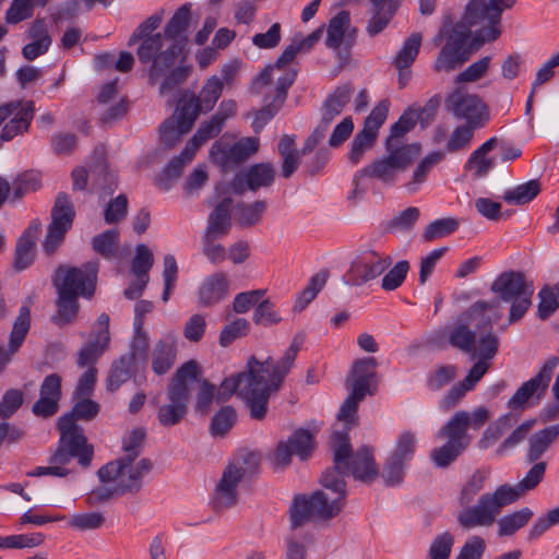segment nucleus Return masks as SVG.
I'll return each instance as SVG.
<instances>
[{
	"label": "nucleus",
	"instance_id": "49530a36",
	"mask_svg": "<svg viewBox=\"0 0 559 559\" xmlns=\"http://www.w3.org/2000/svg\"><path fill=\"white\" fill-rule=\"evenodd\" d=\"M540 192L538 180H530L504 192L502 199L509 204L524 205L534 200Z\"/></svg>",
	"mask_w": 559,
	"mask_h": 559
},
{
	"label": "nucleus",
	"instance_id": "0eeeda50",
	"mask_svg": "<svg viewBox=\"0 0 559 559\" xmlns=\"http://www.w3.org/2000/svg\"><path fill=\"white\" fill-rule=\"evenodd\" d=\"M490 418L489 411L479 406L472 413L459 411L437 431V439H447V442L430 452L435 466L445 468L469 447L472 437L467 430L480 429Z\"/></svg>",
	"mask_w": 559,
	"mask_h": 559
},
{
	"label": "nucleus",
	"instance_id": "9d476101",
	"mask_svg": "<svg viewBox=\"0 0 559 559\" xmlns=\"http://www.w3.org/2000/svg\"><path fill=\"white\" fill-rule=\"evenodd\" d=\"M490 289L500 300L511 302L510 323L520 320L532 305L534 286L522 272H502L492 282Z\"/></svg>",
	"mask_w": 559,
	"mask_h": 559
},
{
	"label": "nucleus",
	"instance_id": "f03ea898",
	"mask_svg": "<svg viewBox=\"0 0 559 559\" xmlns=\"http://www.w3.org/2000/svg\"><path fill=\"white\" fill-rule=\"evenodd\" d=\"M518 0H468L461 21L452 23L443 22L438 34L433 38L435 45L441 49L433 61L432 69L437 73H450L467 62L472 55L467 40L471 37V27L478 26L475 31L472 46L480 48L486 43L497 40L501 33V16L507 10H511Z\"/></svg>",
	"mask_w": 559,
	"mask_h": 559
},
{
	"label": "nucleus",
	"instance_id": "864d4df0",
	"mask_svg": "<svg viewBox=\"0 0 559 559\" xmlns=\"http://www.w3.org/2000/svg\"><path fill=\"white\" fill-rule=\"evenodd\" d=\"M328 280V272L321 271L314 274L307 287L300 293L298 296L294 309L296 311L304 310L318 295V293L323 288Z\"/></svg>",
	"mask_w": 559,
	"mask_h": 559
},
{
	"label": "nucleus",
	"instance_id": "39448f33",
	"mask_svg": "<svg viewBox=\"0 0 559 559\" xmlns=\"http://www.w3.org/2000/svg\"><path fill=\"white\" fill-rule=\"evenodd\" d=\"M532 464L524 477L515 485L503 484L493 492L483 493L474 507L461 511L457 514L459 524L465 530L491 526L504 507L534 490L544 479L547 463L540 461Z\"/></svg>",
	"mask_w": 559,
	"mask_h": 559
},
{
	"label": "nucleus",
	"instance_id": "0e129e2a",
	"mask_svg": "<svg viewBox=\"0 0 559 559\" xmlns=\"http://www.w3.org/2000/svg\"><path fill=\"white\" fill-rule=\"evenodd\" d=\"M471 317H481L486 324L496 323L501 317L502 311L499 301H477L469 309Z\"/></svg>",
	"mask_w": 559,
	"mask_h": 559
},
{
	"label": "nucleus",
	"instance_id": "338daca9",
	"mask_svg": "<svg viewBox=\"0 0 559 559\" xmlns=\"http://www.w3.org/2000/svg\"><path fill=\"white\" fill-rule=\"evenodd\" d=\"M105 518L100 512L75 513L70 516L69 525L78 531H92L102 527Z\"/></svg>",
	"mask_w": 559,
	"mask_h": 559
},
{
	"label": "nucleus",
	"instance_id": "69168bd1",
	"mask_svg": "<svg viewBox=\"0 0 559 559\" xmlns=\"http://www.w3.org/2000/svg\"><path fill=\"white\" fill-rule=\"evenodd\" d=\"M249 332V322L245 318H238L226 324L219 334V345L227 347L237 338L247 335Z\"/></svg>",
	"mask_w": 559,
	"mask_h": 559
},
{
	"label": "nucleus",
	"instance_id": "c03bdc74",
	"mask_svg": "<svg viewBox=\"0 0 559 559\" xmlns=\"http://www.w3.org/2000/svg\"><path fill=\"white\" fill-rule=\"evenodd\" d=\"M533 511L530 508H522L511 514L502 516L498 521L499 536H511L516 531L525 526L533 516Z\"/></svg>",
	"mask_w": 559,
	"mask_h": 559
},
{
	"label": "nucleus",
	"instance_id": "58836bf2",
	"mask_svg": "<svg viewBox=\"0 0 559 559\" xmlns=\"http://www.w3.org/2000/svg\"><path fill=\"white\" fill-rule=\"evenodd\" d=\"M350 25L347 11H340L328 24L325 45L331 49H338L343 43L345 32Z\"/></svg>",
	"mask_w": 559,
	"mask_h": 559
},
{
	"label": "nucleus",
	"instance_id": "f257e3e1",
	"mask_svg": "<svg viewBox=\"0 0 559 559\" xmlns=\"http://www.w3.org/2000/svg\"><path fill=\"white\" fill-rule=\"evenodd\" d=\"M348 433L349 427L333 431L330 444L334 466L328 468L320 479L322 487L331 490L333 496L317 490L309 497H295L289 510L292 528L300 527L308 521H328L335 518L345 504V475L352 474L355 479L364 483H370L378 476L372 448L362 445L354 454Z\"/></svg>",
	"mask_w": 559,
	"mask_h": 559
},
{
	"label": "nucleus",
	"instance_id": "b1692460",
	"mask_svg": "<svg viewBox=\"0 0 559 559\" xmlns=\"http://www.w3.org/2000/svg\"><path fill=\"white\" fill-rule=\"evenodd\" d=\"M246 480L237 472L225 467L214 492L216 509H230L238 503V486Z\"/></svg>",
	"mask_w": 559,
	"mask_h": 559
},
{
	"label": "nucleus",
	"instance_id": "bf43d9fd",
	"mask_svg": "<svg viewBox=\"0 0 559 559\" xmlns=\"http://www.w3.org/2000/svg\"><path fill=\"white\" fill-rule=\"evenodd\" d=\"M44 540L45 536L41 533L0 536V549L33 548L41 545Z\"/></svg>",
	"mask_w": 559,
	"mask_h": 559
},
{
	"label": "nucleus",
	"instance_id": "13d9d810",
	"mask_svg": "<svg viewBox=\"0 0 559 559\" xmlns=\"http://www.w3.org/2000/svg\"><path fill=\"white\" fill-rule=\"evenodd\" d=\"M119 241V231L117 229H108L92 239V247L95 252L106 259L115 255Z\"/></svg>",
	"mask_w": 559,
	"mask_h": 559
},
{
	"label": "nucleus",
	"instance_id": "ddd939ff",
	"mask_svg": "<svg viewBox=\"0 0 559 559\" xmlns=\"http://www.w3.org/2000/svg\"><path fill=\"white\" fill-rule=\"evenodd\" d=\"M445 109L454 118L465 120L472 127H484L489 120L486 104L478 95L455 88L444 100Z\"/></svg>",
	"mask_w": 559,
	"mask_h": 559
},
{
	"label": "nucleus",
	"instance_id": "dca6fc26",
	"mask_svg": "<svg viewBox=\"0 0 559 559\" xmlns=\"http://www.w3.org/2000/svg\"><path fill=\"white\" fill-rule=\"evenodd\" d=\"M559 364V358L552 356L548 358L539 372L531 378L528 381L524 382L513 394V396L509 400L508 406L512 409H518L524 407L526 402L531 397H536L537 400L542 399L551 380L552 372L555 368Z\"/></svg>",
	"mask_w": 559,
	"mask_h": 559
},
{
	"label": "nucleus",
	"instance_id": "473e14b6",
	"mask_svg": "<svg viewBox=\"0 0 559 559\" xmlns=\"http://www.w3.org/2000/svg\"><path fill=\"white\" fill-rule=\"evenodd\" d=\"M557 440L556 430L551 426L540 429L528 438V448L525 453L527 463L540 462L539 459L548 451Z\"/></svg>",
	"mask_w": 559,
	"mask_h": 559
},
{
	"label": "nucleus",
	"instance_id": "f3484780",
	"mask_svg": "<svg viewBox=\"0 0 559 559\" xmlns=\"http://www.w3.org/2000/svg\"><path fill=\"white\" fill-rule=\"evenodd\" d=\"M392 264L390 255H381L370 251L367 255L354 261L346 273V284L361 286L379 277Z\"/></svg>",
	"mask_w": 559,
	"mask_h": 559
},
{
	"label": "nucleus",
	"instance_id": "5fc2aeb1",
	"mask_svg": "<svg viewBox=\"0 0 559 559\" xmlns=\"http://www.w3.org/2000/svg\"><path fill=\"white\" fill-rule=\"evenodd\" d=\"M199 384V389L195 396L194 411L198 414L205 415L210 412L213 401H216V388L207 379H201V374L198 381H193Z\"/></svg>",
	"mask_w": 559,
	"mask_h": 559
},
{
	"label": "nucleus",
	"instance_id": "393cba45",
	"mask_svg": "<svg viewBox=\"0 0 559 559\" xmlns=\"http://www.w3.org/2000/svg\"><path fill=\"white\" fill-rule=\"evenodd\" d=\"M177 358L176 337L166 335L158 340L152 350V370L157 376L167 373Z\"/></svg>",
	"mask_w": 559,
	"mask_h": 559
},
{
	"label": "nucleus",
	"instance_id": "c85d7f7f",
	"mask_svg": "<svg viewBox=\"0 0 559 559\" xmlns=\"http://www.w3.org/2000/svg\"><path fill=\"white\" fill-rule=\"evenodd\" d=\"M35 112L33 102L21 103L20 107L13 112V117L3 126L1 140L10 141L19 134L26 132L31 126Z\"/></svg>",
	"mask_w": 559,
	"mask_h": 559
},
{
	"label": "nucleus",
	"instance_id": "a878e982",
	"mask_svg": "<svg viewBox=\"0 0 559 559\" xmlns=\"http://www.w3.org/2000/svg\"><path fill=\"white\" fill-rule=\"evenodd\" d=\"M233 200L225 198L209 214L203 235L225 237L231 227Z\"/></svg>",
	"mask_w": 559,
	"mask_h": 559
},
{
	"label": "nucleus",
	"instance_id": "4be33fe9",
	"mask_svg": "<svg viewBox=\"0 0 559 559\" xmlns=\"http://www.w3.org/2000/svg\"><path fill=\"white\" fill-rule=\"evenodd\" d=\"M31 328L29 308L21 307L19 316L14 320L12 331L9 336L8 349L0 346V373L11 361L12 356L20 349Z\"/></svg>",
	"mask_w": 559,
	"mask_h": 559
},
{
	"label": "nucleus",
	"instance_id": "4d7b16f0",
	"mask_svg": "<svg viewBox=\"0 0 559 559\" xmlns=\"http://www.w3.org/2000/svg\"><path fill=\"white\" fill-rule=\"evenodd\" d=\"M252 321L257 325L271 326L282 321L280 312L275 309V305L271 299L260 300L255 306L252 314Z\"/></svg>",
	"mask_w": 559,
	"mask_h": 559
},
{
	"label": "nucleus",
	"instance_id": "603ef678",
	"mask_svg": "<svg viewBox=\"0 0 559 559\" xmlns=\"http://www.w3.org/2000/svg\"><path fill=\"white\" fill-rule=\"evenodd\" d=\"M154 263V255L150 248L144 245H138L135 248V257L131 263V272L135 277L143 278V282H148V272Z\"/></svg>",
	"mask_w": 559,
	"mask_h": 559
},
{
	"label": "nucleus",
	"instance_id": "e433bc0d",
	"mask_svg": "<svg viewBox=\"0 0 559 559\" xmlns=\"http://www.w3.org/2000/svg\"><path fill=\"white\" fill-rule=\"evenodd\" d=\"M488 476L489 471L478 468L465 481L459 495V503L461 507L464 508L462 511L473 507L469 504L474 501L475 497L484 489Z\"/></svg>",
	"mask_w": 559,
	"mask_h": 559
},
{
	"label": "nucleus",
	"instance_id": "2eb2a0df",
	"mask_svg": "<svg viewBox=\"0 0 559 559\" xmlns=\"http://www.w3.org/2000/svg\"><path fill=\"white\" fill-rule=\"evenodd\" d=\"M75 211L72 202L64 192L57 194L51 210V223L48 225L43 248L47 254H52L63 242L66 234L72 227Z\"/></svg>",
	"mask_w": 559,
	"mask_h": 559
},
{
	"label": "nucleus",
	"instance_id": "774afa93",
	"mask_svg": "<svg viewBox=\"0 0 559 559\" xmlns=\"http://www.w3.org/2000/svg\"><path fill=\"white\" fill-rule=\"evenodd\" d=\"M376 136L371 133L361 130L359 131L350 144L348 158L353 164H358L362 155L372 147Z\"/></svg>",
	"mask_w": 559,
	"mask_h": 559
},
{
	"label": "nucleus",
	"instance_id": "412c9836",
	"mask_svg": "<svg viewBox=\"0 0 559 559\" xmlns=\"http://www.w3.org/2000/svg\"><path fill=\"white\" fill-rule=\"evenodd\" d=\"M60 399L61 377L57 373L48 374L40 385L39 399L34 403L32 411L36 416L50 417L58 412Z\"/></svg>",
	"mask_w": 559,
	"mask_h": 559
},
{
	"label": "nucleus",
	"instance_id": "a211bd4d",
	"mask_svg": "<svg viewBox=\"0 0 559 559\" xmlns=\"http://www.w3.org/2000/svg\"><path fill=\"white\" fill-rule=\"evenodd\" d=\"M276 170L271 163H257L238 173L233 182L236 193L257 192L269 189L275 180Z\"/></svg>",
	"mask_w": 559,
	"mask_h": 559
},
{
	"label": "nucleus",
	"instance_id": "ea45409f",
	"mask_svg": "<svg viewBox=\"0 0 559 559\" xmlns=\"http://www.w3.org/2000/svg\"><path fill=\"white\" fill-rule=\"evenodd\" d=\"M190 24V4L181 5L164 28V39L166 43H176L189 27Z\"/></svg>",
	"mask_w": 559,
	"mask_h": 559
},
{
	"label": "nucleus",
	"instance_id": "a19ab883",
	"mask_svg": "<svg viewBox=\"0 0 559 559\" xmlns=\"http://www.w3.org/2000/svg\"><path fill=\"white\" fill-rule=\"evenodd\" d=\"M421 40L423 37L420 33H413L409 37H407L394 57L392 61L393 66L396 69L409 68L419 53Z\"/></svg>",
	"mask_w": 559,
	"mask_h": 559
},
{
	"label": "nucleus",
	"instance_id": "09e8293b",
	"mask_svg": "<svg viewBox=\"0 0 559 559\" xmlns=\"http://www.w3.org/2000/svg\"><path fill=\"white\" fill-rule=\"evenodd\" d=\"M223 92V81L217 75L206 80L202 86L199 96L195 97L203 111H210L214 108L216 102Z\"/></svg>",
	"mask_w": 559,
	"mask_h": 559
},
{
	"label": "nucleus",
	"instance_id": "de8ad7c7",
	"mask_svg": "<svg viewBox=\"0 0 559 559\" xmlns=\"http://www.w3.org/2000/svg\"><path fill=\"white\" fill-rule=\"evenodd\" d=\"M237 474H240L242 478L250 479L259 469L260 456L250 451L239 452L231 462L227 465Z\"/></svg>",
	"mask_w": 559,
	"mask_h": 559
},
{
	"label": "nucleus",
	"instance_id": "72a5a7b5",
	"mask_svg": "<svg viewBox=\"0 0 559 559\" xmlns=\"http://www.w3.org/2000/svg\"><path fill=\"white\" fill-rule=\"evenodd\" d=\"M200 111L203 110L195 96L185 93L178 100L175 114L169 119H175L177 124H181L183 131H190Z\"/></svg>",
	"mask_w": 559,
	"mask_h": 559
},
{
	"label": "nucleus",
	"instance_id": "37998d69",
	"mask_svg": "<svg viewBox=\"0 0 559 559\" xmlns=\"http://www.w3.org/2000/svg\"><path fill=\"white\" fill-rule=\"evenodd\" d=\"M449 343L454 348L471 354L472 358L476 357V334L467 325L462 323L454 325L449 333Z\"/></svg>",
	"mask_w": 559,
	"mask_h": 559
},
{
	"label": "nucleus",
	"instance_id": "9b49d317",
	"mask_svg": "<svg viewBox=\"0 0 559 559\" xmlns=\"http://www.w3.org/2000/svg\"><path fill=\"white\" fill-rule=\"evenodd\" d=\"M58 428L60 439L56 451L49 457V463L66 467L73 457H78L82 467H88L94 449L87 443L82 427L72 425L70 417H60Z\"/></svg>",
	"mask_w": 559,
	"mask_h": 559
},
{
	"label": "nucleus",
	"instance_id": "8fccbe9b",
	"mask_svg": "<svg viewBox=\"0 0 559 559\" xmlns=\"http://www.w3.org/2000/svg\"><path fill=\"white\" fill-rule=\"evenodd\" d=\"M48 0H12L5 13V21L9 24H17L33 15L34 7H45Z\"/></svg>",
	"mask_w": 559,
	"mask_h": 559
},
{
	"label": "nucleus",
	"instance_id": "c9c22d12",
	"mask_svg": "<svg viewBox=\"0 0 559 559\" xmlns=\"http://www.w3.org/2000/svg\"><path fill=\"white\" fill-rule=\"evenodd\" d=\"M134 364L130 357L124 355L114 360L106 379L107 390L116 392L122 384L129 381L133 374L132 368Z\"/></svg>",
	"mask_w": 559,
	"mask_h": 559
},
{
	"label": "nucleus",
	"instance_id": "6e6552de",
	"mask_svg": "<svg viewBox=\"0 0 559 559\" xmlns=\"http://www.w3.org/2000/svg\"><path fill=\"white\" fill-rule=\"evenodd\" d=\"M202 374L199 362L191 359L182 364L176 372L166 389V402L157 409V420L163 427H174L179 425L188 414L190 401V384L198 381Z\"/></svg>",
	"mask_w": 559,
	"mask_h": 559
},
{
	"label": "nucleus",
	"instance_id": "7c9ffc66",
	"mask_svg": "<svg viewBox=\"0 0 559 559\" xmlns=\"http://www.w3.org/2000/svg\"><path fill=\"white\" fill-rule=\"evenodd\" d=\"M278 153L282 157L281 173L284 178H290L298 169L301 152L296 148V136L285 134L278 143Z\"/></svg>",
	"mask_w": 559,
	"mask_h": 559
},
{
	"label": "nucleus",
	"instance_id": "423d86ee",
	"mask_svg": "<svg viewBox=\"0 0 559 559\" xmlns=\"http://www.w3.org/2000/svg\"><path fill=\"white\" fill-rule=\"evenodd\" d=\"M98 262L88 261L80 267L60 265L52 277L57 289V311L51 322L59 328L72 324L80 311L79 296L91 298L94 295Z\"/></svg>",
	"mask_w": 559,
	"mask_h": 559
},
{
	"label": "nucleus",
	"instance_id": "20e7f679",
	"mask_svg": "<svg viewBox=\"0 0 559 559\" xmlns=\"http://www.w3.org/2000/svg\"><path fill=\"white\" fill-rule=\"evenodd\" d=\"M163 19V11L155 13L142 22L132 33L128 46L132 47L141 41L136 55L141 63H151L148 68V81L155 84L163 80L159 93L165 95L175 91L189 75V68L176 66L180 55L177 43H166L160 33L151 35L157 29Z\"/></svg>",
	"mask_w": 559,
	"mask_h": 559
},
{
	"label": "nucleus",
	"instance_id": "052dcab7",
	"mask_svg": "<svg viewBox=\"0 0 559 559\" xmlns=\"http://www.w3.org/2000/svg\"><path fill=\"white\" fill-rule=\"evenodd\" d=\"M237 420V413L233 406H223L212 418L211 432L213 436H225Z\"/></svg>",
	"mask_w": 559,
	"mask_h": 559
},
{
	"label": "nucleus",
	"instance_id": "aec40b11",
	"mask_svg": "<svg viewBox=\"0 0 559 559\" xmlns=\"http://www.w3.org/2000/svg\"><path fill=\"white\" fill-rule=\"evenodd\" d=\"M90 180L92 187L102 193V197L111 195L117 189L116 174L109 168L105 148L96 147L90 165Z\"/></svg>",
	"mask_w": 559,
	"mask_h": 559
},
{
	"label": "nucleus",
	"instance_id": "7ed1b4c3",
	"mask_svg": "<svg viewBox=\"0 0 559 559\" xmlns=\"http://www.w3.org/2000/svg\"><path fill=\"white\" fill-rule=\"evenodd\" d=\"M302 343L304 335H296L278 360L267 357L264 361H259L250 356L243 371L222 381L216 389V402H225L236 393L249 408L250 417L262 420L266 416L271 395L282 388Z\"/></svg>",
	"mask_w": 559,
	"mask_h": 559
},
{
	"label": "nucleus",
	"instance_id": "2f4dec72",
	"mask_svg": "<svg viewBox=\"0 0 559 559\" xmlns=\"http://www.w3.org/2000/svg\"><path fill=\"white\" fill-rule=\"evenodd\" d=\"M224 124L222 120L214 115L207 121H203L198 128L195 134L189 140L183 148V155L193 158L200 146L207 140L215 138L222 131Z\"/></svg>",
	"mask_w": 559,
	"mask_h": 559
},
{
	"label": "nucleus",
	"instance_id": "5701e85b",
	"mask_svg": "<svg viewBox=\"0 0 559 559\" xmlns=\"http://www.w3.org/2000/svg\"><path fill=\"white\" fill-rule=\"evenodd\" d=\"M229 293V278L225 272H215L206 276L198 290L199 304L212 307L224 300Z\"/></svg>",
	"mask_w": 559,
	"mask_h": 559
},
{
	"label": "nucleus",
	"instance_id": "1a4fd4ad",
	"mask_svg": "<svg viewBox=\"0 0 559 559\" xmlns=\"http://www.w3.org/2000/svg\"><path fill=\"white\" fill-rule=\"evenodd\" d=\"M420 153L421 147L418 143H413L402 150L385 146V154L359 169L358 176H366L385 186H393L397 181L399 175L408 169Z\"/></svg>",
	"mask_w": 559,
	"mask_h": 559
},
{
	"label": "nucleus",
	"instance_id": "3c124183",
	"mask_svg": "<svg viewBox=\"0 0 559 559\" xmlns=\"http://www.w3.org/2000/svg\"><path fill=\"white\" fill-rule=\"evenodd\" d=\"M145 430L135 428L127 433L122 439L123 455L122 462H134L143 451Z\"/></svg>",
	"mask_w": 559,
	"mask_h": 559
},
{
	"label": "nucleus",
	"instance_id": "c756f323",
	"mask_svg": "<svg viewBox=\"0 0 559 559\" xmlns=\"http://www.w3.org/2000/svg\"><path fill=\"white\" fill-rule=\"evenodd\" d=\"M443 159L444 153L440 151H433L421 158L414 168L409 180L404 183L407 193H417L421 186L428 180L431 170Z\"/></svg>",
	"mask_w": 559,
	"mask_h": 559
},
{
	"label": "nucleus",
	"instance_id": "f8f14e48",
	"mask_svg": "<svg viewBox=\"0 0 559 559\" xmlns=\"http://www.w3.org/2000/svg\"><path fill=\"white\" fill-rule=\"evenodd\" d=\"M152 468L151 460L145 457L138 462H122V459H117L102 466L97 475L102 483H115L122 495L136 493L143 487L144 476Z\"/></svg>",
	"mask_w": 559,
	"mask_h": 559
},
{
	"label": "nucleus",
	"instance_id": "a18cd8bd",
	"mask_svg": "<svg viewBox=\"0 0 559 559\" xmlns=\"http://www.w3.org/2000/svg\"><path fill=\"white\" fill-rule=\"evenodd\" d=\"M266 210V202L258 200L252 203H240L237 205L236 222L242 227H251L258 224Z\"/></svg>",
	"mask_w": 559,
	"mask_h": 559
},
{
	"label": "nucleus",
	"instance_id": "680f3d73",
	"mask_svg": "<svg viewBox=\"0 0 559 559\" xmlns=\"http://www.w3.org/2000/svg\"><path fill=\"white\" fill-rule=\"evenodd\" d=\"M416 444V433L412 430H404L397 436L395 449L391 455L405 462L411 461L415 454Z\"/></svg>",
	"mask_w": 559,
	"mask_h": 559
},
{
	"label": "nucleus",
	"instance_id": "f704fd0d",
	"mask_svg": "<svg viewBox=\"0 0 559 559\" xmlns=\"http://www.w3.org/2000/svg\"><path fill=\"white\" fill-rule=\"evenodd\" d=\"M497 138H490L475 150L467 159L465 168L474 170V176L476 178L486 176L493 167V160L491 158H487L486 155L497 146Z\"/></svg>",
	"mask_w": 559,
	"mask_h": 559
},
{
	"label": "nucleus",
	"instance_id": "4468645a",
	"mask_svg": "<svg viewBox=\"0 0 559 559\" xmlns=\"http://www.w3.org/2000/svg\"><path fill=\"white\" fill-rule=\"evenodd\" d=\"M260 141L255 136L241 138L230 144L225 136L215 141L210 150V157L224 171L230 170L246 162L259 151Z\"/></svg>",
	"mask_w": 559,
	"mask_h": 559
},
{
	"label": "nucleus",
	"instance_id": "79ce46f5",
	"mask_svg": "<svg viewBox=\"0 0 559 559\" xmlns=\"http://www.w3.org/2000/svg\"><path fill=\"white\" fill-rule=\"evenodd\" d=\"M415 115L411 111L404 112L400 119L391 127L390 135L385 140V146L394 148H405L413 143H403V136L415 127Z\"/></svg>",
	"mask_w": 559,
	"mask_h": 559
},
{
	"label": "nucleus",
	"instance_id": "cd10ccee",
	"mask_svg": "<svg viewBox=\"0 0 559 559\" xmlns=\"http://www.w3.org/2000/svg\"><path fill=\"white\" fill-rule=\"evenodd\" d=\"M353 91L348 85H342L334 90V92L324 100L321 107V119L319 124L322 127H331L333 120L341 115L344 107L350 100Z\"/></svg>",
	"mask_w": 559,
	"mask_h": 559
},
{
	"label": "nucleus",
	"instance_id": "bb28decb",
	"mask_svg": "<svg viewBox=\"0 0 559 559\" xmlns=\"http://www.w3.org/2000/svg\"><path fill=\"white\" fill-rule=\"evenodd\" d=\"M397 8L396 0H371V16L366 26L367 34L371 37L380 34L389 25Z\"/></svg>",
	"mask_w": 559,
	"mask_h": 559
},
{
	"label": "nucleus",
	"instance_id": "6ab92c4d",
	"mask_svg": "<svg viewBox=\"0 0 559 559\" xmlns=\"http://www.w3.org/2000/svg\"><path fill=\"white\" fill-rule=\"evenodd\" d=\"M312 435L306 429L296 430L287 441L277 444L274 463L277 466H286L290 463L292 456L296 454L300 460H307L313 451Z\"/></svg>",
	"mask_w": 559,
	"mask_h": 559
},
{
	"label": "nucleus",
	"instance_id": "4c0bfd02",
	"mask_svg": "<svg viewBox=\"0 0 559 559\" xmlns=\"http://www.w3.org/2000/svg\"><path fill=\"white\" fill-rule=\"evenodd\" d=\"M109 333L99 331L95 340L87 343L79 352L78 365L83 368L94 365L105 352L109 343Z\"/></svg>",
	"mask_w": 559,
	"mask_h": 559
},
{
	"label": "nucleus",
	"instance_id": "6e6d98bb",
	"mask_svg": "<svg viewBox=\"0 0 559 559\" xmlns=\"http://www.w3.org/2000/svg\"><path fill=\"white\" fill-rule=\"evenodd\" d=\"M460 223L454 217L439 218L431 222L423 233L425 241H432L435 239L447 237L457 230Z\"/></svg>",
	"mask_w": 559,
	"mask_h": 559
},
{
	"label": "nucleus",
	"instance_id": "e2e57ef3",
	"mask_svg": "<svg viewBox=\"0 0 559 559\" xmlns=\"http://www.w3.org/2000/svg\"><path fill=\"white\" fill-rule=\"evenodd\" d=\"M491 62L490 56H485L469 64L464 71L460 72L454 82L456 84L473 83L484 78L489 70Z\"/></svg>",
	"mask_w": 559,
	"mask_h": 559
}]
</instances>
